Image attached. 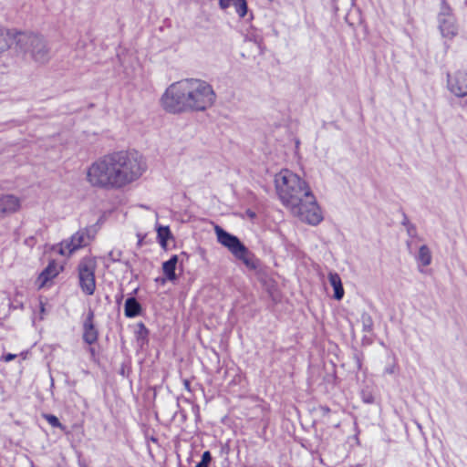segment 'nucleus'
Returning <instances> with one entry per match:
<instances>
[{
  "instance_id": "f257e3e1",
  "label": "nucleus",
  "mask_w": 467,
  "mask_h": 467,
  "mask_svg": "<svg viewBox=\"0 0 467 467\" xmlns=\"http://www.w3.org/2000/svg\"><path fill=\"white\" fill-rule=\"evenodd\" d=\"M147 164L138 151L119 150L106 154L88 168V182L96 188L119 190L142 176Z\"/></svg>"
},
{
  "instance_id": "f03ea898",
  "label": "nucleus",
  "mask_w": 467,
  "mask_h": 467,
  "mask_svg": "<svg viewBox=\"0 0 467 467\" xmlns=\"http://www.w3.org/2000/svg\"><path fill=\"white\" fill-rule=\"evenodd\" d=\"M275 186L282 204L301 222L316 226L323 219V212L309 184L289 170L275 176Z\"/></svg>"
},
{
  "instance_id": "7ed1b4c3",
  "label": "nucleus",
  "mask_w": 467,
  "mask_h": 467,
  "mask_svg": "<svg viewBox=\"0 0 467 467\" xmlns=\"http://www.w3.org/2000/svg\"><path fill=\"white\" fill-rule=\"evenodd\" d=\"M215 100L213 86L200 78H185L172 83L161 99L163 109L171 113L204 111L213 107Z\"/></svg>"
},
{
  "instance_id": "20e7f679",
  "label": "nucleus",
  "mask_w": 467,
  "mask_h": 467,
  "mask_svg": "<svg viewBox=\"0 0 467 467\" xmlns=\"http://www.w3.org/2000/svg\"><path fill=\"white\" fill-rule=\"evenodd\" d=\"M16 49L25 59L36 65H46L51 59V48L44 36L33 33H19L16 36Z\"/></svg>"
},
{
  "instance_id": "39448f33",
  "label": "nucleus",
  "mask_w": 467,
  "mask_h": 467,
  "mask_svg": "<svg viewBox=\"0 0 467 467\" xmlns=\"http://www.w3.org/2000/svg\"><path fill=\"white\" fill-rule=\"evenodd\" d=\"M217 242L227 248L229 252L251 271L261 270V261L240 241V239L226 232L219 225L214 226Z\"/></svg>"
},
{
  "instance_id": "423d86ee",
  "label": "nucleus",
  "mask_w": 467,
  "mask_h": 467,
  "mask_svg": "<svg viewBox=\"0 0 467 467\" xmlns=\"http://www.w3.org/2000/svg\"><path fill=\"white\" fill-rule=\"evenodd\" d=\"M97 262L91 256L82 258L78 265L79 286L82 292L92 296L96 290L95 271Z\"/></svg>"
},
{
  "instance_id": "0eeeda50",
  "label": "nucleus",
  "mask_w": 467,
  "mask_h": 467,
  "mask_svg": "<svg viewBox=\"0 0 467 467\" xmlns=\"http://www.w3.org/2000/svg\"><path fill=\"white\" fill-rule=\"evenodd\" d=\"M439 28L443 37L451 39L458 33V26L451 9L445 0H442L438 16Z\"/></svg>"
},
{
  "instance_id": "6e6552de",
  "label": "nucleus",
  "mask_w": 467,
  "mask_h": 467,
  "mask_svg": "<svg viewBox=\"0 0 467 467\" xmlns=\"http://www.w3.org/2000/svg\"><path fill=\"white\" fill-rule=\"evenodd\" d=\"M88 230L82 229L78 231L69 239L60 244L59 253L62 255H70L73 252L88 244Z\"/></svg>"
},
{
  "instance_id": "1a4fd4ad",
  "label": "nucleus",
  "mask_w": 467,
  "mask_h": 467,
  "mask_svg": "<svg viewBox=\"0 0 467 467\" xmlns=\"http://www.w3.org/2000/svg\"><path fill=\"white\" fill-rule=\"evenodd\" d=\"M448 88L457 97L467 96V73L457 72L455 75H448Z\"/></svg>"
},
{
  "instance_id": "9d476101",
  "label": "nucleus",
  "mask_w": 467,
  "mask_h": 467,
  "mask_svg": "<svg viewBox=\"0 0 467 467\" xmlns=\"http://www.w3.org/2000/svg\"><path fill=\"white\" fill-rule=\"evenodd\" d=\"M20 207V201L12 194L0 196V218L3 216L16 213Z\"/></svg>"
},
{
  "instance_id": "9b49d317",
  "label": "nucleus",
  "mask_w": 467,
  "mask_h": 467,
  "mask_svg": "<svg viewBox=\"0 0 467 467\" xmlns=\"http://www.w3.org/2000/svg\"><path fill=\"white\" fill-rule=\"evenodd\" d=\"M94 313L89 311L83 324V340L91 345L98 339V331L95 328L94 323Z\"/></svg>"
},
{
  "instance_id": "f8f14e48",
  "label": "nucleus",
  "mask_w": 467,
  "mask_h": 467,
  "mask_svg": "<svg viewBox=\"0 0 467 467\" xmlns=\"http://www.w3.org/2000/svg\"><path fill=\"white\" fill-rule=\"evenodd\" d=\"M20 32L0 26V53L6 51L14 43Z\"/></svg>"
},
{
  "instance_id": "ddd939ff",
  "label": "nucleus",
  "mask_w": 467,
  "mask_h": 467,
  "mask_svg": "<svg viewBox=\"0 0 467 467\" xmlns=\"http://www.w3.org/2000/svg\"><path fill=\"white\" fill-rule=\"evenodd\" d=\"M219 5L222 9L234 6L240 17H244L247 13V4L245 0H219Z\"/></svg>"
},
{
  "instance_id": "4468645a",
  "label": "nucleus",
  "mask_w": 467,
  "mask_h": 467,
  "mask_svg": "<svg viewBox=\"0 0 467 467\" xmlns=\"http://www.w3.org/2000/svg\"><path fill=\"white\" fill-rule=\"evenodd\" d=\"M57 275L58 270L57 264L55 262L49 263L38 276L37 282L39 284V287L45 286L48 281L52 280Z\"/></svg>"
},
{
  "instance_id": "2eb2a0df",
  "label": "nucleus",
  "mask_w": 467,
  "mask_h": 467,
  "mask_svg": "<svg viewBox=\"0 0 467 467\" xmlns=\"http://www.w3.org/2000/svg\"><path fill=\"white\" fill-rule=\"evenodd\" d=\"M328 280L334 288V298L341 300L344 296V288L339 275L337 273H329Z\"/></svg>"
},
{
  "instance_id": "dca6fc26",
  "label": "nucleus",
  "mask_w": 467,
  "mask_h": 467,
  "mask_svg": "<svg viewBox=\"0 0 467 467\" xmlns=\"http://www.w3.org/2000/svg\"><path fill=\"white\" fill-rule=\"evenodd\" d=\"M178 264V255H172L168 261L162 264V271L166 278L170 281L177 279L175 274L176 265Z\"/></svg>"
},
{
  "instance_id": "f3484780",
  "label": "nucleus",
  "mask_w": 467,
  "mask_h": 467,
  "mask_svg": "<svg viewBox=\"0 0 467 467\" xmlns=\"http://www.w3.org/2000/svg\"><path fill=\"white\" fill-rule=\"evenodd\" d=\"M141 312V306L135 297H129L125 301L124 313L127 317H135Z\"/></svg>"
},
{
  "instance_id": "a211bd4d",
  "label": "nucleus",
  "mask_w": 467,
  "mask_h": 467,
  "mask_svg": "<svg viewBox=\"0 0 467 467\" xmlns=\"http://www.w3.org/2000/svg\"><path fill=\"white\" fill-rule=\"evenodd\" d=\"M431 258L432 257L430 248L425 244L421 245L416 256V260L419 262V264L422 266H428L431 263Z\"/></svg>"
},
{
  "instance_id": "6ab92c4d",
  "label": "nucleus",
  "mask_w": 467,
  "mask_h": 467,
  "mask_svg": "<svg viewBox=\"0 0 467 467\" xmlns=\"http://www.w3.org/2000/svg\"><path fill=\"white\" fill-rule=\"evenodd\" d=\"M171 232L167 226H160L158 228V238L161 246H166L167 239L170 237Z\"/></svg>"
},
{
  "instance_id": "aec40b11",
  "label": "nucleus",
  "mask_w": 467,
  "mask_h": 467,
  "mask_svg": "<svg viewBox=\"0 0 467 467\" xmlns=\"http://www.w3.org/2000/svg\"><path fill=\"white\" fill-rule=\"evenodd\" d=\"M361 322L363 326V330L366 332H371L373 328V319L368 313H363L361 315Z\"/></svg>"
},
{
  "instance_id": "412c9836",
  "label": "nucleus",
  "mask_w": 467,
  "mask_h": 467,
  "mask_svg": "<svg viewBox=\"0 0 467 467\" xmlns=\"http://www.w3.org/2000/svg\"><path fill=\"white\" fill-rule=\"evenodd\" d=\"M44 418L52 427L60 428L62 430L64 429V426L60 423L57 416L52 414H45Z\"/></svg>"
},
{
  "instance_id": "4be33fe9",
  "label": "nucleus",
  "mask_w": 467,
  "mask_h": 467,
  "mask_svg": "<svg viewBox=\"0 0 467 467\" xmlns=\"http://www.w3.org/2000/svg\"><path fill=\"white\" fill-rule=\"evenodd\" d=\"M212 461V455L209 451H206L202 455V461L196 464L195 467H209Z\"/></svg>"
},
{
  "instance_id": "5701e85b",
  "label": "nucleus",
  "mask_w": 467,
  "mask_h": 467,
  "mask_svg": "<svg viewBox=\"0 0 467 467\" xmlns=\"http://www.w3.org/2000/svg\"><path fill=\"white\" fill-rule=\"evenodd\" d=\"M137 334L140 338H145L148 336L149 330L143 323H139L137 325Z\"/></svg>"
},
{
  "instance_id": "b1692460",
  "label": "nucleus",
  "mask_w": 467,
  "mask_h": 467,
  "mask_svg": "<svg viewBox=\"0 0 467 467\" xmlns=\"http://www.w3.org/2000/svg\"><path fill=\"white\" fill-rule=\"evenodd\" d=\"M403 224L407 225V233L410 236L414 237L417 234V229L415 225L410 224L407 222V219L403 222Z\"/></svg>"
},
{
  "instance_id": "393cba45",
  "label": "nucleus",
  "mask_w": 467,
  "mask_h": 467,
  "mask_svg": "<svg viewBox=\"0 0 467 467\" xmlns=\"http://www.w3.org/2000/svg\"><path fill=\"white\" fill-rule=\"evenodd\" d=\"M16 357V355L9 353L3 357V360L5 362H9V361H12L13 359H15Z\"/></svg>"
},
{
  "instance_id": "a878e982",
  "label": "nucleus",
  "mask_w": 467,
  "mask_h": 467,
  "mask_svg": "<svg viewBox=\"0 0 467 467\" xmlns=\"http://www.w3.org/2000/svg\"><path fill=\"white\" fill-rule=\"evenodd\" d=\"M109 255L112 258L113 261H118L119 253L118 252L117 254H115V253L111 251Z\"/></svg>"
},
{
  "instance_id": "bb28decb",
  "label": "nucleus",
  "mask_w": 467,
  "mask_h": 467,
  "mask_svg": "<svg viewBox=\"0 0 467 467\" xmlns=\"http://www.w3.org/2000/svg\"><path fill=\"white\" fill-rule=\"evenodd\" d=\"M364 401L367 402V403H371L373 402V398L371 395L368 396V397H365L364 398Z\"/></svg>"
},
{
  "instance_id": "cd10ccee",
  "label": "nucleus",
  "mask_w": 467,
  "mask_h": 467,
  "mask_svg": "<svg viewBox=\"0 0 467 467\" xmlns=\"http://www.w3.org/2000/svg\"><path fill=\"white\" fill-rule=\"evenodd\" d=\"M385 372L386 373H389V374H392L394 372V368L393 367H390V368H387L385 369Z\"/></svg>"
},
{
  "instance_id": "c85d7f7f",
  "label": "nucleus",
  "mask_w": 467,
  "mask_h": 467,
  "mask_svg": "<svg viewBox=\"0 0 467 467\" xmlns=\"http://www.w3.org/2000/svg\"><path fill=\"white\" fill-rule=\"evenodd\" d=\"M184 385H185L186 389H189V387H190L189 381L185 380Z\"/></svg>"
},
{
  "instance_id": "c756f323",
  "label": "nucleus",
  "mask_w": 467,
  "mask_h": 467,
  "mask_svg": "<svg viewBox=\"0 0 467 467\" xmlns=\"http://www.w3.org/2000/svg\"><path fill=\"white\" fill-rule=\"evenodd\" d=\"M407 245H408V247L410 248V242H408V243H407Z\"/></svg>"
}]
</instances>
